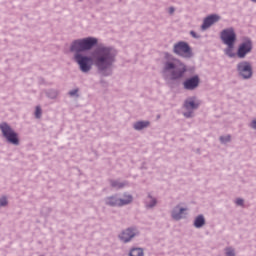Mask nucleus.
Masks as SVG:
<instances>
[{
    "label": "nucleus",
    "mask_w": 256,
    "mask_h": 256,
    "mask_svg": "<svg viewBox=\"0 0 256 256\" xmlns=\"http://www.w3.org/2000/svg\"><path fill=\"white\" fill-rule=\"evenodd\" d=\"M35 115L37 119L41 118V107H36Z\"/></svg>",
    "instance_id": "nucleus-23"
},
{
    "label": "nucleus",
    "mask_w": 256,
    "mask_h": 256,
    "mask_svg": "<svg viewBox=\"0 0 256 256\" xmlns=\"http://www.w3.org/2000/svg\"><path fill=\"white\" fill-rule=\"evenodd\" d=\"M235 47V45H227V49L225 50L226 55H228V57H235V53H233V48Z\"/></svg>",
    "instance_id": "nucleus-19"
},
{
    "label": "nucleus",
    "mask_w": 256,
    "mask_h": 256,
    "mask_svg": "<svg viewBox=\"0 0 256 256\" xmlns=\"http://www.w3.org/2000/svg\"><path fill=\"white\" fill-rule=\"evenodd\" d=\"M236 204H238V205H243V199L238 198V199L236 200Z\"/></svg>",
    "instance_id": "nucleus-28"
},
{
    "label": "nucleus",
    "mask_w": 256,
    "mask_h": 256,
    "mask_svg": "<svg viewBox=\"0 0 256 256\" xmlns=\"http://www.w3.org/2000/svg\"><path fill=\"white\" fill-rule=\"evenodd\" d=\"M219 19H221V17H219V15L217 14H212L206 17L201 26L202 31H206V29H209V27H211V25H214V23H217Z\"/></svg>",
    "instance_id": "nucleus-11"
},
{
    "label": "nucleus",
    "mask_w": 256,
    "mask_h": 256,
    "mask_svg": "<svg viewBox=\"0 0 256 256\" xmlns=\"http://www.w3.org/2000/svg\"><path fill=\"white\" fill-rule=\"evenodd\" d=\"M145 127H149V121H139L134 124L136 131H141V129H145Z\"/></svg>",
    "instance_id": "nucleus-16"
},
{
    "label": "nucleus",
    "mask_w": 256,
    "mask_h": 256,
    "mask_svg": "<svg viewBox=\"0 0 256 256\" xmlns=\"http://www.w3.org/2000/svg\"><path fill=\"white\" fill-rule=\"evenodd\" d=\"M203 225H205V217H203V215H199L194 220V227H196V229H200Z\"/></svg>",
    "instance_id": "nucleus-15"
},
{
    "label": "nucleus",
    "mask_w": 256,
    "mask_h": 256,
    "mask_svg": "<svg viewBox=\"0 0 256 256\" xmlns=\"http://www.w3.org/2000/svg\"><path fill=\"white\" fill-rule=\"evenodd\" d=\"M252 1L256 2V0H252Z\"/></svg>",
    "instance_id": "nucleus-32"
},
{
    "label": "nucleus",
    "mask_w": 256,
    "mask_h": 256,
    "mask_svg": "<svg viewBox=\"0 0 256 256\" xmlns=\"http://www.w3.org/2000/svg\"><path fill=\"white\" fill-rule=\"evenodd\" d=\"M0 129L3 136L9 143H12V145H19V138L17 133L13 131L7 123L0 124Z\"/></svg>",
    "instance_id": "nucleus-5"
},
{
    "label": "nucleus",
    "mask_w": 256,
    "mask_h": 256,
    "mask_svg": "<svg viewBox=\"0 0 256 256\" xmlns=\"http://www.w3.org/2000/svg\"><path fill=\"white\" fill-rule=\"evenodd\" d=\"M5 205H7V198H0V207H5Z\"/></svg>",
    "instance_id": "nucleus-24"
},
{
    "label": "nucleus",
    "mask_w": 256,
    "mask_h": 256,
    "mask_svg": "<svg viewBox=\"0 0 256 256\" xmlns=\"http://www.w3.org/2000/svg\"><path fill=\"white\" fill-rule=\"evenodd\" d=\"M92 57H95L96 67H98L100 71H103L113 65V61H115V50L102 48L98 52H94Z\"/></svg>",
    "instance_id": "nucleus-1"
},
{
    "label": "nucleus",
    "mask_w": 256,
    "mask_h": 256,
    "mask_svg": "<svg viewBox=\"0 0 256 256\" xmlns=\"http://www.w3.org/2000/svg\"><path fill=\"white\" fill-rule=\"evenodd\" d=\"M220 141H222V143H227V141H231V136L220 137Z\"/></svg>",
    "instance_id": "nucleus-25"
},
{
    "label": "nucleus",
    "mask_w": 256,
    "mask_h": 256,
    "mask_svg": "<svg viewBox=\"0 0 256 256\" xmlns=\"http://www.w3.org/2000/svg\"><path fill=\"white\" fill-rule=\"evenodd\" d=\"M174 53L180 57H191V48L186 42H178L174 45Z\"/></svg>",
    "instance_id": "nucleus-8"
},
{
    "label": "nucleus",
    "mask_w": 256,
    "mask_h": 256,
    "mask_svg": "<svg viewBox=\"0 0 256 256\" xmlns=\"http://www.w3.org/2000/svg\"><path fill=\"white\" fill-rule=\"evenodd\" d=\"M250 127H252V129H256V120L252 121V123L250 124Z\"/></svg>",
    "instance_id": "nucleus-27"
},
{
    "label": "nucleus",
    "mask_w": 256,
    "mask_h": 256,
    "mask_svg": "<svg viewBox=\"0 0 256 256\" xmlns=\"http://www.w3.org/2000/svg\"><path fill=\"white\" fill-rule=\"evenodd\" d=\"M221 39L224 45H235L237 34L233 28H227L221 32Z\"/></svg>",
    "instance_id": "nucleus-7"
},
{
    "label": "nucleus",
    "mask_w": 256,
    "mask_h": 256,
    "mask_svg": "<svg viewBox=\"0 0 256 256\" xmlns=\"http://www.w3.org/2000/svg\"><path fill=\"white\" fill-rule=\"evenodd\" d=\"M238 71L243 79H250L253 75V68L249 62H242L238 64Z\"/></svg>",
    "instance_id": "nucleus-9"
},
{
    "label": "nucleus",
    "mask_w": 256,
    "mask_h": 256,
    "mask_svg": "<svg viewBox=\"0 0 256 256\" xmlns=\"http://www.w3.org/2000/svg\"><path fill=\"white\" fill-rule=\"evenodd\" d=\"M136 235L137 233L135 232V230L128 228L120 234V239L124 243H129V241H131V239L134 238Z\"/></svg>",
    "instance_id": "nucleus-13"
},
{
    "label": "nucleus",
    "mask_w": 256,
    "mask_h": 256,
    "mask_svg": "<svg viewBox=\"0 0 256 256\" xmlns=\"http://www.w3.org/2000/svg\"><path fill=\"white\" fill-rule=\"evenodd\" d=\"M169 13H170V15H173V13H175V8L174 7H170L169 8Z\"/></svg>",
    "instance_id": "nucleus-29"
},
{
    "label": "nucleus",
    "mask_w": 256,
    "mask_h": 256,
    "mask_svg": "<svg viewBox=\"0 0 256 256\" xmlns=\"http://www.w3.org/2000/svg\"><path fill=\"white\" fill-rule=\"evenodd\" d=\"M226 256H235V250L232 248H226Z\"/></svg>",
    "instance_id": "nucleus-22"
},
{
    "label": "nucleus",
    "mask_w": 256,
    "mask_h": 256,
    "mask_svg": "<svg viewBox=\"0 0 256 256\" xmlns=\"http://www.w3.org/2000/svg\"><path fill=\"white\" fill-rule=\"evenodd\" d=\"M196 87H199V76H194L184 82V89L193 91V89H196Z\"/></svg>",
    "instance_id": "nucleus-12"
},
{
    "label": "nucleus",
    "mask_w": 256,
    "mask_h": 256,
    "mask_svg": "<svg viewBox=\"0 0 256 256\" xmlns=\"http://www.w3.org/2000/svg\"><path fill=\"white\" fill-rule=\"evenodd\" d=\"M131 201H133L132 195H124L123 199L109 197L106 199V205H110V207H123V205H129Z\"/></svg>",
    "instance_id": "nucleus-6"
},
{
    "label": "nucleus",
    "mask_w": 256,
    "mask_h": 256,
    "mask_svg": "<svg viewBox=\"0 0 256 256\" xmlns=\"http://www.w3.org/2000/svg\"><path fill=\"white\" fill-rule=\"evenodd\" d=\"M184 107L187 111H193V109H197V107H199V102H197L195 98H189L185 101Z\"/></svg>",
    "instance_id": "nucleus-14"
},
{
    "label": "nucleus",
    "mask_w": 256,
    "mask_h": 256,
    "mask_svg": "<svg viewBox=\"0 0 256 256\" xmlns=\"http://www.w3.org/2000/svg\"><path fill=\"white\" fill-rule=\"evenodd\" d=\"M164 71H172V79H181L187 69L185 68V64L181 63L179 60L172 59L165 63Z\"/></svg>",
    "instance_id": "nucleus-2"
},
{
    "label": "nucleus",
    "mask_w": 256,
    "mask_h": 256,
    "mask_svg": "<svg viewBox=\"0 0 256 256\" xmlns=\"http://www.w3.org/2000/svg\"><path fill=\"white\" fill-rule=\"evenodd\" d=\"M111 185L112 187H116V189H121V187H125V184L117 181H112Z\"/></svg>",
    "instance_id": "nucleus-20"
},
{
    "label": "nucleus",
    "mask_w": 256,
    "mask_h": 256,
    "mask_svg": "<svg viewBox=\"0 0 256 256\" xmlns=\"http://www.w3.org/2000/svg\"><path fill=\"white\" fill-rule=\"evenodd\" d=\"M130 256H143V249L142 248H132L129 253Z\"/></svg>",
    "instance_id": "nucleus-17"
},
{
    "label": "nucleus",
    "mask_w": 256,
    "mask_h": 256,
    "mask_svg": "<svg viewBox=\"0 0 256 256\" xmlns=\"http://www.w3.org/2000/svg\"><path fill=\"white\" fill-rule=\"evenodd\" d=\"M193 112L184 113V117H192Z\"/></svg>",
    "instance_id": "nucleus-30"
},
{
    "label": "nucleus",
    "mask_w": 256,
    "mask_h": 256,
    "mask_svg": "<svg viewBox=\"0 0 256 256\" xmlns=\"http://www.w3.org/2000/svg\"><path fill=\"white\" fill-rule=\"evenodd\" d=\"M79 90L75 89L69 92V95H71L73 97V95H77Z\"/></svg>",
    "instance_id": "nucleus-26"
},
{
    "label": "nucleus",
    "mask_w": 256,
    "mask_h": 256,
    "mask_svg": "<svg viewBox=\"0 0 256 256\" xmlns=\"http://www.w3.org/2000/svg\"><path fill=\"white\" fill-rule=\"evenodd\" d=\"M94 45H97V39L84 38L74 41L70 49L74 53H81V51H89Z\"/></svg>",
    "instance_id": "nucleus-3"
},
{
    "label": "nucleus",
    "mask_w": 256,
    "mask_h": 256,
    "mask_svg": "<svg viewBox=\"0 0 256 256\" xmlns=\"http://www.w3.org/2000/svg\"><path fill=\"white\" fill-rule=\"evenodd\" d=\"M74 59L79 65L82 73H89V71H91V67H93V58L76 53Z\"/></svg>",
    "instance_id": "nucleus-4"
},
{
    "label": "nucleus",
    "mask_w": 256,
    "mask_h": 256,
    "mask_svg": "<svg viewBox=\"0 0 256 256\" xmlns=\"http://www.w3.org/2000/svg\"><path fill=\"white\" fill-rule=\"evenodd\" d=\"M253 49V45L251 44V41L247 40L246 42H243L240 44L238 48L237 55L240 59H243L247 53H251V50Z\"/></svg>",
    "instance_id": "nucleus-10"
},
{
    "label": "nucleus",
    "mask_w": 256,
    "mask_h": 256,
    "mask_svg": "<svg viewBox=\"0 0 256 256\" xmlns=\"http://www.w3.org/2000/svg\"><path fill=\"white\" fill-rule=\"evenodd\" d=\"M150 203L147 204V207H155L157 205V200L153 199L152 197H149Z\"/></svg>",
    "instance_id": "nucleus-21"
},
{
    "label": "nucleus",
    "mask_w": 256,
    "mask_h": 256,
    "mask_svg": "<svg viewBox=\"0 0 256 256\" xmlns=\"http://www.w3.org/2000/svg\"><path fill=\"white\" fill-rule=\"evenodd\" d=\"M183 211H185L184 208H180L179 213H177V210H174V211L172 212V217H173V219H175L176 221H179V219L182 218L181 215H183Z\"/></svg>",
    "instance_id": "nucleus-18"
},
{
    "label": "nucleus",
    "mask_w": 256,
    "mask_h": 256,
    "mask_svg": "<svg viewBox=\"0 0 256 256\" xmlns=\"http://www.w3.org/2000/svg\"><path fill=\"white\" fill-rule=\"evenodd\" d=\"M190 35H192V37H194L195 39H197V34L194 31L190 32Z\"/></svg>",
    "instance_id": "nucleus-31"
}]
</instances>
